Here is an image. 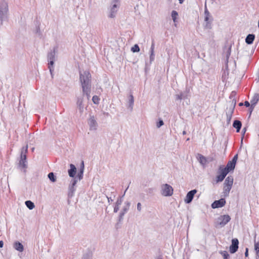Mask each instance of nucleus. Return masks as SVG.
<instances>
[{"label":"nucleus","mask_w":259,"mask_h":259,"mask_svg":"<svg viewBox=\"0 0 259 259\" xmlns=\"http://www.w3.org/2000/svg\"><path fill=\"white\" fill-rule=\"evenodd\" d=\"M79 79L83 95H85L88 100H90L91 93V75L88 71L79 72Z\"/></svg>","instance_id":"f257e3e1"},{"label":"nucleus","mask_w":259,"mask_h":259,"mask_svg":"<svg viewBox=\"0 0 259 259\" xmlns=\"http://www.w3.org/2000/svg\"><path fill=\"white\" fill-rule=\"evenodd\" d=\"M8 6L6 2H0V27L3 25V21L7 18Z\"/></svg>","instance_id":"f03ea898"},{"label":"nucleus","mask_w":259,"mask_h":259,"mask_svg":"<svg viewBox=\"0 0 259 259\" xmlns=\"http://www.w3.org/2000/svg\"><path fill=\"white\" fill-rule=\"evenodd\" d=\"M231 220L229 215H223L219 217L216 220L215 227L222 228L224 227Z\"/></svg>","instance_id":"7ed1b4c3"},{"label":"nucleus","mask_w":259,"mask_h":259,"mask_svg":"<svg viewBox=\"0 0 259 259\" xmlns=\"http://www.w3.org/2000/svg\"><path fill=\"white\" fill-rule=\"evenodd\" d=\"M174 192L172 187L167 184H162L161 186V194L165 197H169L172 196Z\"/></svg>","instance_id":"20e7f679"},{"label":"nucleus","mask_w":259,"mask_h":259,"mask_svg":"<svg viewBox=\"0 0 259 259\" xmlns=\"http://www.w3.org/2000/svg\"><path fill=\"white\" fill-rule=\"evenodd\" d=\"M55 58V49L52 51L50 52L48 54V60L49 62V69L51 74L52 77H53V72L54 71V64Z\"/></svg>","instance_id":"39448f33"},{"label":"nucleus","mask_w":259,"mask_h":259,"mask_svg":"<svg viewBox=\"0 0 259 259\" xmlns=\"http://www.w3.org/2000/svg\"><path fill=\"white\" fill-rule=\"evenodd\" d=\"M28 152V146L27 145L25 147H23L21 149V155H20V159L19 160V166L22 168H25L26 167V154Z\"/></svg>","instance_id":"423d86ee"},{"label":"nucleus","mask_w":259,"mask_h":259,"mask_svg":"<svg viewBox=\"0 0 259 259\" xmlns=\"http://www.w3.org/2000/svg\"><path fill=\"white\" fill-rule=\"evenodd\" d=\"M77 182V178H74L71 179L68 187V198H71L74 196V192L76 191L75 186Z\"/></svg>","instance_id":"0eeeda50"},{"label":"nucleus","mask_w":259,"mask_h":259,"mask_svg":"<svg viewBox=\"0 0 259 259\" xmlns=\"http://www.w3.org/2000/svg\"><path fill=\"white\" fill-rule=\"evenodd\" d=\"M204 15H205V18H204V21L206 22V25L205 26V27L207 29H210L211 28V23L213 20V18L208 11L206 6L205 7L204 9Z\"/></svg>","instance_id":"6e6552de"},{"label":"nucleus","mask_w":259,"mask_h":259,"mask_svg":"<svg viewBox=\"0 0 259 259\" xmlns=\"http://www.w3.org/2000/svg\"><path fill=\"white\" fill-rule=\"evenodd\" d=\"M235 105H236V101H235L234 103L233 101H232V102L231 103L230 106L227 108L226 116H227V121L228 123H230V122L231 120L232 114L233 113L234 110V108L235 107Z\"/></svg>","instance_id":"1a4fd4ad"},{"label":"nucleus","mask_w":259,"mask_h":259,"mask_svg":"<svg viewBox=\"0 0 259 259\" xmlns=\"http://www.w3.org/2000/svg\"><path fill=\"white\" fill-rule=\"evenodd\" d=\"M84 95H85L82 94L81 96H79L77 97L76 105L80 113H82L83 112L84 105L83 104V96Z\"/></svg>","instance_id":"9d476101"},{"label":"nucleus","mask_w":259,"mask_h":259,"mask_svg":"<svg viewBox=\"0 0 259 259\" xmlns=\"http://www.w3.org/2000/svg\"><path fill=\"white\" fill-rule=\"evenodd\" d=\"M239 241L237 238L232 240V243L230 246V252L231 253H235L238 249Z\"/></svg>","instance_id":"9b49d317"},{"label":"nucleus","mask_w":259,"mask_h":259,"mask_svg":"<svg viewBox=\"0 0 259 259\" xmlns=\"http://www.w3.org/2000/svg\"><path fill=\"white\" fill-rule=\"evenodd\" d=\"M118 8L119 6L117 4H113L110 9L108 17L111 18H114L116 16Z\"/></svg>","instance_id":"f8f14e48"},{"label":"nucleus","mask_w":259,"mask_h":259,"mask_svg":"<svg viewBox=\"0 0 259 259\" xmlns=\"http://www.w3.org/2000/svg\"><path fill=\"white\" fill-rule=\"evenodd\" d=\"M226 204V200L224 198H221L218 200H215L212 204V208H217L224 206Z\"/></svg>","instance_id":"ddd939ff"},{"label":"nucleus","mask_w":259,"mask_h":259,"mask_svg":"<svg viewBox=\"0 0 259 259\" xmlns=\"http://www.w3.org/2000/svg\"><path fill=\"white\" fill-rule=\"evenodd\" d=\"M197 190L196 189H194L188 192L185 199V203L188 204L191 202L194 198V196Z\"/></svg>","instance_id":"4468645a"},{"label":"nucleus","mask_w":259,"mask_h":259,"mask_svg":"<svg viewBox=\"0 0 259 259\" xmlns=\"http://www.w3.org/2000/svg\"><path fill=\"white\" fill-rule=\"evenodd\" d=\"M259 100V94L255 93L254 94L253 96L252 97V99L250 100V115L251 114L252 110H253L255 106L257 104Z\"/></svg>","instance_id":"2eb2a0df"},{"label":"nucleus","mask_w":259,"mask_h":259,"mask_svg":"<svg viewBox=\"0 0 259 259\" xmlns=\"http://www.w3.org/2000/svg\"><path fill=\"white\" fill-rule=\"evenodd\" d=\"M88 124L90 126V130L95 131L97 129L98 123L94 116H90L88 120Z\"/></svg>","instance_id":"dca6fc26"},{"label":"nucleus","mask_w":259,"mask_h":259,"mask_svg":"<svg viewBox=\"0 0 259 259\" xmlns=\"http://www.w3.org/2000/svg\"><path fill=\"white\" fill-rule=\"evenodd\" d=\"M128 187L129 186H128V187L125 189L123 196L122 197L118 198V199L117 200V201H116V202L115 203V205L114 208V212L116 213L118 211L119 208V206H120V205L121 204V203L122 202V198L125 195V193L126 191H127V190L128 188Z\"/></svg>","instance_id":"f3484780"},{"label":"nucleus","mask_w":259,"mask_h":259,"mask_svg":"<svg viewBox=\"0 0 259 259\" xmlns=\"http://www.w3.org/2000/svg\"><path fill=\"white\" fill-rule=\"evenodd\" d=\"M189 97V90H186L183 92H181L180 94L176 95V100H185L188 99Z\"/></svg>","instance_id":"a211bd4d"},{"label":"nucleus","mask_w":259,"mask_h":259,"mask_svg":"<svg viewBox=\"0 0 259 259\" xmlns=\"http://www.w3.org/2000/svg\"><path fill=\"white\" fill-rule=\"evenodd\" d=\"M68 172L70 177L72 178L73 179L75 178V176L76 173V168L74 164H70V169H68Z\"/></svg>","instance_id":"6ab92c4d"},{"label":"nucleus","mask_w":259,"mask_h":259,"mask_svg":"<svg viewBox=\"0 0 259 259\" xmlns=\"http://www.w3.org/2000/svg\"><path fill=\"white\" fill-rule=\"evenodd\" d=\"M13 247L19 252H22L24 250L23 244L19 241H16L14 243Z\"/></svg>","instance_id":"aec40b11"},{"label":"nucleus","mask_w":259,"mask_h":259,"mask_svg":"<svg viewBox=\"0 0 259 259\" xmlns=\"http://www.w3.org/2000/svg\"><path fill=\"white\" fill-rule=\"evenodd\" d=\"M154 47H155V44H154V41L153 40L152 42V44H151V46L150 50V63L153 62L155 59V54H154Z\"/></svg>","instance_id":"412c9836"},{"label":"nucleus","mask_w":259,"mask_h":259,"mask_svg":"<svg viewBox=\"0 0 259 259\" xmlns=\"http://www.w3.org/2000/svg\"><path fill=\"white\" fill-rule=\"evenodd\" d=\"M255 38V35L253 34H249L245 38V42L248 45H251L253 43Z\"/></svg>","instance_id":"4be33fe9"},{"label":"nucleus","mask_w":259,"mask_h":259,"mask_svg":"<svg viewBox=\"0 0 259 259\" xmlns=\"http://www.w3.org/2000/svg\"><path fill=\"white\" fill-rule=\"evenodd\" d=\"M233 126L236 129L237 133H239L242 126V123L239 120H235L233 123Z\"/></svg>","instance_id":"5701e85b"},{"label":"nucleus","mask_w":259,"mask_h":259,"mask_svg":"<svg viewBox=\"0 0 259 259\" xmlns=\"http://www.w3.org/2000/svg\"><path fill=\"white\" fill-rule=\"evenodd\" d=\"M233 181V177L231 176H229L225 179L224 185L232 187Z\"/></svg>","instance_id":"b1692460"},{"label":"nucleus","mask_w":259,"mask_h":259,"mask_svg":"<svg viewBox=\"0 0 259 259\" xmlns=\"http://www.w3.org/2000/svg\"><path fill=\"white\" fill-rule=\"evenodd\" d=\"M236 163H234L232 160L229 161L226 167H225L227 170H229L230 171L231 170H234L235 167Z\"/></svg>","instance_id":"393cba45"},{"label":"nucleus","mask_w":259,"mask_h":259,"mask_svg":"<svg viewBox=\"0 0 259 259\" xmlns=\"http://www.w3.org/2000/svg\"><path fill=\"white\" fill-rule=\"evenodd\" d=\"M134 103V97L132 94H131L128 96V108H130L131 111H132L133 110Z\"/></svg>","instance_id":"a878e982"},{"label":"nucleus","mask_w":259,"mask_h":259,"mask_svg":"<svg viewBox=\"0 0 259 259\" xmlns=\"http://www.w3.org/2000/svg\"><path fill=\"white\" fill-rule=\"evenodd\" d=\"M198 160L200 164L202 165H205L206 163L207 160L206 158L201 154H198L197 157Z\"/></svg>","instance_id":"bb28decb"},{"label":"nucleus","mask_w":259,"mask_h":259,"mask_svg":"<svg viewBox=\"0 0 259 259\" xmlns=\"http://www.w3.org/2000/svg\"><path fill=\"white\" fill-rule=\"evenodd\" d=\"M232 187L224 185L223 193H224V196L227 197L229 196L230 191Z\"/></svg>","instance_id":"cd10ccee"},{"label":"nucleus","mask_w":259,"mask_h":259,"mask_svg":"<svg viewBox=\"0 0 259 259\" xmlns=\"http://www.w3.org/2000/svg\"><path fill=\"white\" fill-rule=\"evenodd\" d=\"M219 170L220 171V174L225 178L226 177L227 175L230 172L229 170H227L225 168H224L222 166H220Z\"/></svg>","instance_id":"c85d7f7f"},{"label":"nucleus","mask_w":259,"mask_h":259,"mask_svg":"<svg viewBox=\"0 0 259 259\" xmlns=\"http://www.w3.org/2000/svg\"><path fill=\"white\" fill-rule=\"evenodd\" d=\"M131 203L128 201H126L124 203V206H123L122 210L121 211L124 213H126L129 209Z\"/></svg>","instance_id":"c756f323"},{"label":"nucleus","mask_w":259,"mask_h":259,"mask_svg":"<svg viewBox=\"0 0 259 259\" xmlns=\"http://www.w3.org/2000/svg\"><path fill=\"white\" fill-rule=\"evenodd\" d=\"M25 203L26 206L30 210L34 208L35 207L34 204L30 200L26 201Z\"/></svg>","instance_id":"7c9ffc66"},{"label":"nucleus","mask_w":259,"mask_h":259,"mask_svg":"<svg viewBox=\"0 0 259 259\" xmlns=\"http://www.w3.org/2000/svg\"><path fill=\"white\" fill-rule=\"evenodd\" d=\"M84 169H79V171L77 173V181H80L83 178Z\"/></svg>","instance_id":"2f4dec72"},{"label":"nucleus","mask_w":259,"mask_h":259,"mask_svg":"<svg viewBox=\"0 0 259 259\" xmlns=\"http://www.w3.org/2000/svg\"><path fill=\"white\" fill-rule=\"evenodd\" d=\"M171 18H172V19L173 21L174 22H177V17L178 16V12L176 11H175V10L172 11L171 14Z\"/></svg>","instance_id":"473e14b6"},{"label":"nucleus","mask_w":259,"mask_h":259,"mask_svg":"<svg viewBox=\"0 0 259 259\" xmlns=\"http://www.w3.org/2000/svg\"><path fill=\"white\" fill-rule=\"evenodd\" d=\"M48 177L51 182H55L56 181V176L54 175L53 172H50L48 174Z\"/></svg>","instance_id":"72a5a7b5"},{"label":"nucleus","mask_w":259,"mask_h":259,"mask_svg":"<svg viewBox=\"0 0 259 259\" xmlns=\"http://www.w3.org/2000/svg\"><path fill=\"white\" fill-rule=\"evenodd\" d=\"M131 51L134 53L139 52L140 51V48L137 44H136L131 48Z\"/></svg>","instance_id":"f704fd0d"},{"label":"nucleus","mask_w":259,"mask_h":259,"mask_svg":"<svg viewBox=\"0 0 259 259\" xmlns=\"http://www.w3.org/2000/svg\"><path fill=\"white\" fill-rule=\"evenodd\" d=\"M93 103L95 104H98L99 103L100 98L97 96H94L92 98Z\"/></svg>","instance_id":"c9c22d12"},{"label":"nucleus","mask_w":259,"mask_h":259,"mask_svg":"<svg viewBox=\"0 0 259 259\" xmlns=\"http://www.w3.org/2000/svg\"><path fill=\"white\" fill-rule=\"evenodd\" d=\"M221 253L223 255L224 259H229V254L227 251H221Z\"/></svg>","instance_id":"e433bc0d"},{"label":"nucleus","mask_w":259,"mask_h":259,"mask_svg":"<svg viewBox=\"0 0 259 259\" xmlns=\"http://www.w3.org/2000/svg\"><path fill=\"white\" fill-rule=\"evenodd\" d=\"M225 178L224 177H223L221 174H220L219 175L217 176V177L216 178V182L217 183L221 182L223 181Z\"/></svg>","instance_id":"4c0bfd02"},{"label":"nucleus","mask_w":259,"mask_h":259,"mask_svg":"<svg viewBox=\"0 0 259 259\" xmlns=\"http://www.w3.org/2000/svg\"><path fill=\"white\" fill-rule=\"evenodd\" d=\"M254 249L259 258V241L254 244Z\"/></svg>","instance_id":"58836bf2"},{"label":"nucleus","mask_w":259,"mask_h":259,"mask_svg":"<svg viewBox=\"0 0 259 259\" xmlns=\"http://www.w3.org/2000/svg\"><path fill=\"white\" fill-rule=\"evenodd\" d=\"M154 190H155L154 188H149L146 189L145 192L147 193V194L152 195L153 194Z\"/></svg>","instance_id":"ea45409f"},{"label":"nucleus","mask_w":259,"mask_h":259,"mask_svg":"<svg viewBox=\"0 0 259 259\" xmlns=\"http://www.w3.org/2000/svg\"><path fill=\"white\" fill-rule=\"evenodd\" d=\"M164 124V122L162 119H159L158 122H157L156 126L157 128L160 127L162 125Z\"/></svg>","instance_id":"a19ab883"},{"label":"nucleus","mask_w":259,"mask_h":259,"mask_svg":"<svg viewBox=\"0 0 259 259\" xmlns=\"http://www.w3.org/2000/svg\"><path fill=\"white\" fill-rule=\"evenodd\" d=\"M231 47H230L227 52H226V57L227 58V59L229 58V57H230V55H231Z\"/></svg>","instance_id":"79ce46f5"},{"label":"nucleus","mask_w":259,"mask_h":259,"mask_svg":"<svg viewBox=\"0 0 259 259\" xmlns=\"http://www.w3.org/2000/svg\"><path fill=\"white\" fill-rule=\"evenodd\" d=\"M82 259H91L90 253H87L83 255Z\"/></svg>","instance_id":"37998d69"},{"label":"nucleus","mask_w":259,"mask_h":259,"mask_svg":"<svg viewBox=\"0 0 259 259\" xmlns=\"http://www.w3.org/2000/svg\"><path fill=\"white\" fill-rule=\"evenodd\" d=\"M125 214L124 212H120L119 215V221H121L123 220V216Z\"/></svg>","instance_id":"c03bdc74"},{"label":"nucleus","mask_w":259,"mask_h":259,"mask_svg":"<svg viewBox=\"0 0 259 259\" xmlns=\"http://www.w3.org/2000/svg\"><path fill=\"white\" fill-rule=\"evenodd\" d=\"M142 209V205L141 203L138 202L137 204V210L138 211L140 212Z\"/></svg>","instance_id":"a18cd8bd"},{"label":"nucleus","mask_w":259,"mask_h":259,"mask_svg":"<svg viewBox=\"0 0 259 259\" xmlns=\"http://www.w3.org/2000/svg\"><path fill=\"white\" fill-rule=\"evenodd\" d=\"M237 159H238V154H236L233 157V159H232V161H233L234 163H236Z\"/></svg>","instance_id":"49530a36"},{"label":"nucleus","mask_w":259,"mask_h":259,"mask_svg":"<svg viewBox=\"0 0 259 259\" xmlns=\"http://www.w3.org/2000/svg\"><path fill=\"white\" fill-rule=\"evenodd\" d=\"M36 33L38 34L39 36L41 35V32L39 26L36 27Z\"/></svg>","instance_id":"de8ad7c7"},{"label":"nucleus","mask_w":259,"mask_h":259,"mask_svg":"<svg viewBox=\"0 0 259 259\" xmlns=\"http://www.w3.org/2000/svg\"><path fill=\"white\" fill-rule=\"evenodd\" d=\"M84 162H83V161H82L81 162V164H80V168L79 169H84Z\"/></svg>","instance_id":"09e8293b"},{"label":"nucleus","mask_w":259,"mask_h":259,"mask_svg":"<svg viewBox=\"0 0 259 259\" xmlns=\"http://www.w3.org/2000/svg\"><path fill=\"white\" fill-rule=\"evenodd\" d=\"M244 106H245L246 107H248L251 105H250V103L248 101H246L244 102Z\"/></svg>","instance_id":"8fccbe9b"},{"label":"nucleus","mask_w":259,"mask_h":259,"mask_svg":"<svg viewBox=\"0 0 259 259\" xmlns=\"http://www.w3.org/2000/svg\"><path fill=\"white\" fill-rule=\"evenodd\" d=\"M245 257H247L248 256V249L247 248L245 249Z\"/></svg>","instance_id":"3c124183"},{"label":"nucleus","mask_w":259,"mask_h":259,"mask_svg":"<svg viewBox=\"0 0 259 259\" xmlns=\"http://www.w3.org/2000/svg\"><path fill=\"white\" fill-rule=\"evenodd\" d=\"M107 198L108 199V201L109 203L113 201V199H112L111 197H107Z\"/></svg>","instance_id":"603ef678"},{"label":"nucleus","mask_w":259,"mask_h":259,"mask_svg":"<svg viewBox=\"0 0 259 259\" xmlns=\"http://www.w3.org/2000/svg\"><path fill=\"white\" fill-rule=\"evenodd\" d=\"M155 259H162V256L161 255H159L155 257Z\"/></svg>","instance_id":"864d4df0"},{"label":"nucleus","mask_w":259,"mask_h":259,"mask_svg":"<svg viewBox=\"0 0 259 259\" xmlns=\"http://www.w3.org/2000/svg\"><path fill=\"white\" fill-rule=\"evenodd\" d=\"M4 245V242L3 241H0V248H2L3 247Z\"/></svg>","instance_id":"5fc2aeb1"},{"label":"nucleus","mask_w":259,"mask_h":259,"mask_svg":"<svg viewBox=\"0 0 259 259\" xmlns=\"http://www.w3.org/2000/svg\"><path fill=\"white\" fill-rule=\"evenodd\" d=\"M246 131V127L243 128L242 130V133H243V135L245 133Z\"/></svg>","instance_id":"6e6d98bb"},{"label":"nucleus","mask_w":259,"mask_h":259,"mask_svg":"<svg viewBox=\"0 0 259 259\" xmlns=\"http://www.w3.org/2000/svg\"><path fill=\"white\" fill-rule=\"evenodd\" d=\"M179 3L181 4L183 3V2H184V0H179Z\"/></svg>","instance_id":"4d7b16f0"},{"label":"nucleus","mask_w":259,"mask_h":259,"mask_svg":"<svg viewBox=\"0 0 259 259\" xmlns=\"http://www.w3.org/2000/svg\"><path fill=\"white\" fill-rule=\"evenodd\" d=\"M183 134L184 135H186V132L185 131H184L183 132Z\"/></svg>","instance_id":"13d9d810"},{"label":"nucleus","mask_w":259,"mask_h":259,"mask_svg":"<svg viewBox=\"0 0 259 259\" xmlns=\"http://www.w3.org/2000/svg\"><path fill=\"white\" fill-rule=\"evenodd\" d=\"M239 105L240 106H242V105H243V103H240L239 104Z\"/></svg>","instance_id":"bf43d9fd"}]
</instances>
